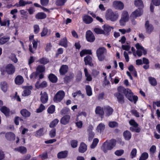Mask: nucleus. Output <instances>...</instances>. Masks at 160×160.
<instances>
[{
	"label": "nucleus",
	"mask_w": 160,
	"mask_h": 160,
	"mask_svg": "<svg viewBox=\"0 0 160 160\" xmlns=\"http://www.w3.org/2000/svg\"><path fill=\"white\" fill-rule=\"evenodd\" d=\"M70 118L69 115H65L61 118L60 122L62 124L66 125L69 122Z\"/></svg>",
	"instance_id": "nucleus-19"
},
{
	"label": "nucleus",
	"mask_w": 160,
	"mask_h": 160,
	"mask_svg": "<svg viewBox=\"0 0 160 160\" xmlns=\"http://www.w3.org/2000/svg\"><path fill=\"white\" fill-rule=\"evenodd\" d=\"M107 52V50L104 47L99 48L97 50V56L99 61H102L104 60Z\"/></svg>",
	"instance_id": "nucleus-3"
},
{
	"label": "nucleus",
	"mask_w": 160,
	"mask_h": 160,
	"mask_svg": "<svg viewBox=\"0 0 160 160\" xmlns=\"http://www.w3.org/2000/svg\"><path fill=\"white\" fill-rule=\"evenodd\" d=\"M86 89L87 95L91 96L92 95V88L89 85H87L86 87Z\"/></svg>",
	"instance_id": "nucleus-45"
},
{
	"label": "nucleus",
	"mask_w": 160,
	"mask_h": 160,
	"mask_svg": "<svg viewBox=\"0 0 160 160\" xmlns=\"http://www.w3.org/2000/svg\"><path fill=\"white\" fill-rule=\"evenodd\" d=\"M20 113L23 117L25 118L30 117L31 115L30 112L26 109L21 110L20 111Z\"/></svg>",
	"instance_id": "nucleus-25"
},
{
	"label": "nucleus",
	"mask_w": 160,
	"mask_h": 160,
	"mask_svg": "<svg viewBox=\"0 0 160 160\" xmlns=\"http://www.w3.org/2000/svg\"><path fill=\"white\" fill-rule=\"evenodd\" d=\"M45 68L44 66L39 65L36 68V71L38 73H42L45 71Z\"/></svg>",
	"instance_id": "nucleus-43"
},
{
	"label": "nucleus",
	"mask_w": 160,
	"mask_h": 160,
	"mask_svg": "<svg viewBox=\"0 0 160 160\" xmlns=\"http://www.w3.org/2000/svg\"><path fill=\"white\" fill-rule=\"evenodd\" d=\"M148 153L144 152L142 153L139 158V160H145L148 157Z\"/></svg>",
	"instance_id": "nucleus-53"
},
{
	"label": "nucleus",
	"mask_w": 160,
	"mask_h": 160,
	"mask_svg": "<svg viewBox=\"0 0 160 160\" xmlns=\"http://www.w3.org/2000/svg\"><path fill=\"white\" fill-rule=\"evenodd\" d=\"M103 27L104 31L106 32H108L111 30L112 27L108 25H104Z\"/></svg>",
	"instance_id": "nucleus-62"
},
{
	"label": "nucleus",
	"mask_w": 160,
	"mask_h": 160,
	"mask_svg": "<svg viewBox=\"0 0 160 160\" xmlns=\"http://www.w3.org/2000/svg\"><path fill=\"white\" fill-rule=\"evenodd\" d=\"M1 111L6 116H8L9 114V110L6 107L3 106L0 108Z\"/></svg>",
	"instance_id": "nucleus-36"
},
{
	"label": "nucleus",
	"mask_w": 160,
	"mask_h": 160,
	"mask_svg": "<svg viewBox=\"0 0 160 160\" xmlns=\"http://www.w3.org/2000/svg\"><path fill=\"white\" fill-rule=\"evenodd\" d=\"M14 149L15 151H18L21 153H25L27 152L26 148L23 146H21L18 148H15Z\"/></svg>",
	"instance_id": "nucleus-37"
},
{
	"label": "nucleus",
	"mask_w": 160,
	"mask_h": 160,
	"mask_svg": "<svg viewBox=\"0 0 160 160\" xmlns=\"http://www.w3.org/2000/svg\"><path fill=\"white\" fill-rule=\"evenodd\" d=\"M59 44L63 47L66 48L68 47V41L66 37L62 39L60 41Z\"/></svg>",
	"instance_id": "nucleus-35"
},
{
	"label": "nucleus",
	"mask_w": 160,
	"mask_h": 160,
	"mask_svg": "<svg viewBox=\"0 0 160 160\" xmlns=\"http://www.w3.org/2000/svg\"><path fill=\"white\" fill-rule=\"evenodd\" d=\"M15 71V68L14 66L11 64L7 65L5 68H2L1 69L2 74H4L5 72H7L8 74H12Z\"/></svg>",
	"instance_id": "nucleus-6"
},
{
	"label": "nucleus",
	"mask_w": 160,
	"mask_h": 160,
	"mask_svg": "<svg viewBox=\"0 0 160 160\" xmlns=\"http://www.w3.org/2000/svg\"><path fill=\"white\" fill-rule=\"evenodd\" d=\"M105 16L107 20L115 22L118 19L119 15L118 12H113L111 9H108L106 11Z\"/></svg>",
	"instance_id": "nucleus-1"
},
{
	"label": "nucleus",
	"mask_w": 160,
	"mask_h": 160,
	"mask_svg": "<svg viewBox=\"0 0 160 160\" xmlns=\"http://www.w3.org/2000/svg\"><path fill=\"white\" fill-rule=\"evenodd\" d=\"M84 61L86 65H88L90 66H93L92 63V58L89 56H87L84 58Z\"/></svg>",
	"instance_id": "nucleus-18"
},
{
	"label": "nucleus",
	"mask_w": 160,
	"mask_h": 160,
	"mask_svg": "<svg viewBox=\"0 0 160 160\" xmlns=\"http://www.w3.org/2000/svg\"><path fill=\"white\" fill-rule=\"evenodd\" d=\"M95 112L96 114L100 115H103L104 114L103 108L100 106H98L96 108Z\"/></svg>",
	"instance_id": "nucleus-34"
},
{
	"label": "nucleus",
	"mask_w": 160,
	"mask_h": 160,
	"mask_svg": "<svg viewBox=\"0 0 160 160\" xmlns=\"http://www.w3.org/2000/svg\"><path fill=\"white\" fill-rule=\"evenodd\" d=\"M0 87L1 90L4 92H6L8 90V85L6 82H1L0 84Z\"/></svg>",
	"instance_id": "nucleus-33"
},
{
	"label": "nucleus",
	"mask_w": 160,
	"mask_h": 160,
	"mask_svg": "<svg viewBox=\"0 0 160 160\" xmlns=\"http://www.w3.org/2000/svg\"><path fill=\"white\" fill-rule=\"evenodd\" d=\"M118 31L122 34H124L126 33H129L131 31V29L130 28L125 29H120Z\"/></svg>",
	"instance_id": "nucleus-47"
},
{
	"label": "nucleus",
	"mask_w": 160,
	"mask_h": 160,
	"mask_svg": "<svg viewBox=\"0 0 160 160\" xmlns=\"http://www.w3.org/2000/svg\"><path fill=\"white\" fill-rule=\"evenodd\" d=\"M84 71L86 80L88 81H91L92 80V78L91 75L88 72L87 69L86 68H84Z\"/></svg>",
	"instance_id": "nucleus-31"
},
{
	"label": "nucleus",
	"mask_w": 160,
	"mask_h": 160,
	"mask_svg": "<svg viewBox=\"0 0 160 160\" xmlns=\"http://www.w3.org/2000/svg\"><path fill=\"white\" fill-rule=\"evenodd\" d=\"M135 47L137 49L136 53L138 56L141 57L142 53L144 55L147 54V50L139 43H137L135 45Z\"/></svg>",
	"instance_id": "nucleus-8"
},
{
	"label": "nucleus",
	"mask_w": 160,
	"mask_h": 160,
	"mask_svg": "<svg viewBox=\"0 0 160 160\" xmlns=\"http://www.w3.org/2000/svg\"><path fill=\"white\" fill-rule=\"evenodd\" d=\"M137 152V150L136 148H133L132 149L130 154L132 158H133L136 156Z\"/></svg>",
	"instance_id": "nucleus-58"
},
{
	"label": "nucleus",
	"mask_w": 160,
	"mask_h": 160,
	"mask_svg": "<svg viewBox=\"0 0 160 160\" xmlns=\"http://www.w3.org/2000/svg\"><path fill=\"white\" fill-rule=\"evenodd\" d=\"M124 94L128 100L132 102H133L134 103H136L138 100V97L136 96L133 95V93L131 90L129 89H126Z\"/></svg>",
	"instance_id": "nucleus-4"
},
{
	"label": "nucleus",
	"mask_w": 160,
	"mask_h": 160,
	"mask_svg": "<svg viewBox=\"0 0 160 160\" xmlns=\"http://www.w3.org/2000/svg\"><path fill=\"white\" fill-rule=\"evenodd\" d=\"M5 136L6 139L9 141L14 140L15 138V134L11 132L7 133L5 134Z\"/></svg>",
	"instance_id": "nucleus-17"
},
{
	"label": "nucleus",
	"mask_w": 160,
	"mask_h": 160,
	"mask_svg": "<svg viewBox=\"0 0 160 160\" xmlns=\"http://www.w3.org/2000/svg\"><path fill=\"white\" fill-rule=\"evenodd\" d=\"M126 89H125L122 86H119L117 88L118 92L117 93H124L126 92Z\"/></svg>",
	"instance_id": "nucleus-61"
},
{
	"label": "nucleus",
	"mask_w": 160,
	"mask_h": 160,
	"mask_svg": "<svg viewBox=\"0 0 160 160\" xmlns=\"http://www.w3.org/2000/svg\"><path fill=\"white\" fill-rule=\"evenodd\" d=\"M59 120L58 119H55L52 121L49 124V127L50 128H53L57 125L58 123Z\"/></svg>",
	"instance_id": "nucleus-46"
},
{
	"label": "nucleus",
	"mask_w": 160,
	"mask_h": 160,
	"mask_svg": "<svg viewBox=\"0 0 160 160\" xmlns=\"http://www.w3.org/2000/svg\"><path fill=\"white\" fill-rule=\"evenodd\" d=\"M64 96V92L63 91H59L55 95L53 98V101L56 102H60L62 100Z\"/></svg>",
	"instance_id": "nucleus-7"
},
{
	"label": "nucleus",
	"mask_w": 160,
	"mask_h": 160,
	"mask_svg": "<svg viewBox=\"0 0 160 160\" xmlns=\"http://www.w3.org/2000/svg\"><path fill=\"white\" fill-rule=\"evenodd\" d=\"M130 124L133 127L130 128V130L133 132H140V129L138 127V125L133 120H131L129 121Z\"/></svg>",
	"instance_id": "nucleus-9"
},
{
	"label": "nucleus",
	"mask_w": 160,
	"mask_h": 160,
	"mask_svg": "<svg viewBox=\"0 0 160 160\" xmlns=\"http://www.w3.org/2000/svg\"><path fill=\"white\" fill-rule=\"evenodd\" d=\"M10 40V38L8 36H4L0 38V45H2L7 43Z\"/></svg>",
	"instance_id": "nucleus-28"
},
{
	"label": "nucleus",
	"mask_w": 160,
	"mask_h": 160,
	"mask_svg": "<svg viewBox=\"0 0 160 160\" xmlns=\"http://www.w3.org/2000/svg\"><path fill=\"white\" fill-rule=\"evenodd\" d=\"M55 106L53 105H52L48 107L47 111L48 113L52 114L55 112Z\"/></svg>",
	"instance_id": "nucleus-44"
},
{
	"label": "nucleus",
	"mask_w": 160,
	"mask_h": 160,
	"mask_svg": "<svg viewBox=\"0 0 160 160\" xmlns=\"http://www.w3.org/2000/svg\"><path fill=\"white\" fill-rule=\"evenodd\" d=\"M118 125V123L115 121L110 122L108 123L109 126L111 128H114L117 127Z\"/></svg>",
	"instance_id": "nucleus-50"
},
{
	"label": "nucleus",
	"mask_w": 160,
	"mask_h": 160,
	"mask_svg": "<svg viewBox=\"0 0 160 160\" xmlns=\"http://www.w3.org/2000/svg\"><path fill=\"white\" fill-rule=\"evenodd\" d=\"M43 128H41L36 131V136L37 137H40L43 135Z\"/></svg>",
	"instance_id": "nucleus-56"
},
{
	"label": "nucleus",
	"mask_w": 160,
	"mask_h": 160,
	"mask_svg": "<svg viewBox=\"0 0 160 160\" xmlns=\"http://www.w3.org/2000/svg\"><path fill=\"white\" fill-rule=\"evenodd\" d=\"M94 31L97 34H102L104 33V31L98 28H94Z\"/></svg>",
	"instance_id": "nucleus-54"
},
{
	"label": "nucleus",
	"mask_w": 160,
	"mask_h": 160,
	"mask_svg": "<svg viewBox=\"0 0 160 160\" xmlns=\"http://www.w3.org/2000/svg\"><path fill=\"white\" fill-rule=\"evenodd\" d=\"M134 4L136 6L139 7V8H140L142 9V8L144 7L143 3L142 0H135Z\"/></svg>",
	"instance_id": "nucleus-32"
},
{
	"label": "nucleus",
	"mask_w": 160,
	"mask_h": 160,
	"mask_svg": "<svg viewBox=\"0 0 160 160\" xmlns=\"http://www.w3.org/2000/svg\"><path fill=\"white\" fill-rule=\"evenodd\" d=\"M48 78L49 80L53 83L56 82L58 80V78L57 77L52 73H51L49 75Z\"/></svg>",
	"instance_id": "nucleus-39"
},
{
	"label": "nucleus",
	"mask_w": 160,
	"mask_h": 160,
	"mask_svg": "<svg viewBox=\"0 0 160 160\" xmlns=\"http://www.w3.org/2000/svg\"><path fill=\"white\" fill-rule=\"evenodd\" d=\"M68 152L67 151H63L59 152L57 155L58 158H63L67 157Z\"/></svg>",
	"instance_id": "nucleus-27"
},
{
	"label": "nucleus",
	"mask_w": 160,
	"mask_h": 160,
	"mask_svg": "<svg viewBox=\"0 0 160 160\" xmlns=\"http://www.w3.org/2000/svg\"><path fill=\"white\" fill-rule=\"evenodd\" d=\"M10 58L11 59L14 63H16L18 62V59L16 58V55L14 54H12Z\"/></svg>",
	"instance_id": "nucleus-57"
},
{
	"label": "nucleus",
	"mask_w": 160,
	"mask_h": 160,
	"mask_svg": "<svg viewBox=\"0 0 160 160\" xmlns=\"http://www.w3.org/2000/svg\"><path fill=\"white\" fill-rule=\"evenodd\" d=\"M114 96L117 98L118 101L119 103L123 104L124 102V98L123 95L120 93H116Z\"/></svg>",
	"instance_id": "nucleus-12"
},
{
	"label": "nucleus",
	"mask_w": 160,
	"mask_h": 160,
	"mask_svg": "<svg viewBox=\"0 0 160 160\" xmlns=\"http://www.w3.org/2000/svg\"><path fill=\"white\" fill-rule=\"evenodd\" d=\"M87 149V145L84 142H81L80 145L78 148V151L80 152L84 153L85 152Z\"/></svg>",
	"instance_id": "nucleus-20"
},
{
	"label": "nucleus",
	"mask_w": 160,
	"mask_h": 160,
	"mask_svg": "<svg viewBox=\"0 0 160 160\" xmlns=\"http://www.w3.org/2000/svg\"><path fill=\"white\" fill-rule=\"evenodd\" d=\"M39 62L41 63L45 64L49 62V60L45 58H42L39 60Z\"/></svg>",
	"instance_id": "nucleus-55"
},
{
	"label": "nucleus",
	"mask_w": 160,
	"mask_h": 160,
	"mask_svg": "<svg viewBox=\"0 0 160 160\" xmlns=\"http://www.w3.org/2000/svg\"><path fill=\"white\" fill-rule=\"evenodd\" d=\"M116 145V141L112 139L109 141H106L104 142L101 147L102 150L105 153H106L108 150H111Z\"/></svg>",
	"instance_id": "nucleus-2"
},
{
	"label": "nucleus",
	"mask_w": 160,
	"mask_h": 160,
	"mask_svg": "<svg viewBox=\"0 0 160 160\" xmlns=\"http://www.w3.org/2000/svg\"><path fill=\"white\" fill-rule=\"evenodd\" d=\"M48 33H50L48 32V29L46 28H43L42 32L41 33V37H44L46 36Z\"/></svg>",
	"instance_id": "nucleus-51"
},
{
	"label": "nucleus",
	"mask_w": 160,
	"mask_h": 160,
	"mask_svg": "<svg viewBox=\"0 0 160 160\" xmlns=\"http://www.w3.org/2000/svg\"><path fill=\"white\" fill-rule=\"evenodd\" d=\"M32 2L31 1H24V0H19V3L16 4V6L17 7L20 6L23 7L27 4H32Z\"/></svg>",
	"instance_id": "nucleus-23"
},
{
	"label": "nucleus",
	"mask_w": 160,
	"mask_h": 160,
	"mask_svg": "<svg viewBox=\"0 0 160 160\" xmlns=\"http://www.w3.org/2000/svg\"><path fill=\"white\" fill-rule=\"evenodd\" d=\"M78 142L77 140H72L71 141V144L72 148H75L78 145Z\"/></svg>",
	"instance_id": "nucleus-59"
},
{
	"label": "nucleus",
	"mask_w": 160,
	"mask_h": 160,
	"mask_svg": "<svg viewBox=\"0 0 160 160\" xmlns=\"http://www.w3.org/2000/svg\"><path fill=\"white\" fill-rule=\"evenodd\" d=\"M45 109V106L42 104H40L39 108L36 110V112L38 113L41 112Z\"/></svg>",
	"instance_id": "nucleus-52"
},
{
	"label": "nucleus",
	"mask_w": 160,
	"mask_h": 160,
	"mask_svg": "<svg viewBox=\"0 0 160 160\" xmlns=\"http://www.w3.org/2000/svg\"><path fill=\"white\" fill-rule=\"evenodd\" d=\"M99 142V140L97 138H95L94 139L92 143L91 146V148H94L97 145Z\"/></svg>",
	"instance_id": "nucleus-48"
},
{
	"label": "nucleus",
	"mask_w": 160,
	"mask_h": 160,
	"mask_svg": "<svg viewBox=\"0 0 160 160\" xmlns=\"http://www.w3.org/2000/svg\"><path fill=\"white\" fill-rule=\"evenodd\" d=\"M129 19V15L128 12L126 11H123L119 21L120 25L122 26H125L126 22L128 21Z\"/></svg>",
	"instance_id": "nucleus-5"
},
{
	"label": "nucleus",
	"mask_w": 160,
	"mask_h": 160,
	"mask_svg": "<svg viewBox=\"0 0 160 160\" xmlns=\"http://www.w3.org/2000/svg\"><path fill=\"white\" fill-rule=\"evenodd\" d=\"M105 128V125L104 124L102 123H101L97 126L96 130L97 131L100 133H101L104 131Z\"/></svg>",
	"instance_id": "nucleus-24"
},
{
	"label": "nucleus",
	"mask_w": 160,
	"mask_h": 160,
	"mask_svg": "<svg viewBox=\"0 0 160 160\" xmlns=\"http://www.w3.org/2000/svg\"><path fill=\"white\" fill-rule=\"evenodd\" d=\"M46 17V15L43 12H39L36 14L35 18L37 19H43Z\"/></svg>",
	"instance_id": "nucleus-42"
},
{
	"label": "nucleus",
	"mask_w": 160,
	"mask_h": 160,
	"mask_svg": "<svg viewBox=\"0 0 160 160\" xmlns=\"http://www.w3.org/2000/svg\"><path fill=\"white\" fill-rule=\"evenodd\" d=\"M99 74V71L98 69H93L92 70V75L94 78L97 77Z\"/></svg>",
	"instance_id": "nucleus-49"
},
{
	"label": "nucleus",
	"mask_w": 160,
	"mask_h": 160,
	"mask_svg": "<svg viewBox=\"0 0 160 160\" xmlns=\"http://www.w3.org/2000/svg\"><path fill=\"white\" fill-rule=\"evenodd\" d=\"M143 13V10L142 8H138V9L133 12L131 14V16L134 18L138 17H139Z\"/></svg>",
	"instance_id": "nucleus-16"
},
{
	"label": "nucleus",
	"mask_w": 160,
	"mask_h": 160,
	"mask_svg": "<svg viewBox=\"0 0 160 160\" xmlns=\"http://www.w3.org/2000/svg\"><path fill=\"white\" fill-rule=\"evenodd\" d=\"M22 121V119L19 117H16L14 119V122L17 125H18L19 124V121Z\"/></svg>",
	"instance_id": "nucleus-63"
},
{
	"label": "nucleus",
	"mask_w": 160,
	"mask_h": 160,
	"mask_svg": "<svg viewBox=\"0 0 160 160\" xmlns=\"http://www.w3.org/2000/svg\"><path fill=\"white\" fill-rule=\"evenodd\" d=\"M68 67L67 65H62L59 69V72L61 75H64L68 71Z\"/></svg>",
	"instance_id": "nucleus-22"
},
{
	"label": "nucleus",
	"mask_w": 160,
	"mask_h": 160,
	"mask_svg": "<svg viewBox=\"0 0 160 160\" xmlns=\"http://www.w3.org/2000/svg\"><path fill=\"white\" fill-rule=\"evenodd\" d=\"M86 36L87 40L88 42H92L95 39L93 34L90 30H88L86 32Z\"/></svg>",
	"instance_id": "nucleus-11"
},
{
	"label": "nucleus",
	"mask_w": 160,
	"mask_h": 160,
	"mask_svg": "<svg viewBox=\"0 0 160 160\" xmlns=\"http://www.w3.org/2000/svg\"><path fill=\"white\" fill-rule=\"evenodd\" d=\"M40 95V100L41 102L43 103H46L48 100V94L45 92H41Z\"/></svg>",
	"instance_id": "nucleus-14"
},
{
	"label": "nucleus",
	"mask_w": 160,
	"mask_h": 160,
	"mask_svg": "<svg viewBox=\"0 0 160 160\" xmlns=\"http://www.w3.org/2000/svg\"><path fill=\"white\" fill-rule=\"evenodd\" d=\"M67 0H57L56 4L58 6H62L64 5Z\"/></svg>",
	"instance_id": "nucleus-64"
},
{
	"label": "nucleus",
	"mask_w": 160,
	"mask_h": 160,
	"mask_svg": "<svg viewBox=\"0 0 160 160\" xmlns=\"http://www.w3.org/2000/svg\"><path fill=\"white\" fill-rule=\"evenodd\" d=\"M84 22L87 24L90 23L93 21L92 18L89 16L85 15L83 17Z\"/></svg>",
	"instance_id": "nucleus-30"
},
{
	"label": "nucleus",
	"mask_w": 160,
	"mask_h": 160,
	"mask_svg": "<svg viewBox=\"0 0 160 160\" xmlns=\"http://www.w3.org/2000/svg\"><path fill=\"white\" fill-rule=\"evenodd\" d=\"M34 32L35 34L38 33L40 31V28L38 25H34L33 26Z\"/></svg>",
	"instance_id": "nucleus-60"
},
{
	"label": "nucleus",
	"mask_w": 160,
	"mask_h": 160,
	"mask_svg": "<svg viewBox=\"0 0 160 160\" xmlns=\"http://www.w3.org/2000/svg\"><path fill=\"white\" fill-rule=\"evenodd\" d=\"M123 136L125 140H129L131 137V134L130 132L126 131L123 132Z\"/></svg>",
	"instance_id": "nucleus-38"
},
{
	"label": "nucleus",
	"mask_w": 160,
	"mask_h": 160,
	"mask_svg": "<svg viewBox=\"0 0 160 160\" xmlns=\"http://www.w3.org/2000/svg\"><path fill=\"white\" fill-rule=\"evenodd\" d=\"M15 81L16 84L20 85L23 83L24 81V80L22 76L19 75L16 78Z\"/></svg>",
	"instance_id": "nucleus-29"
},
{
	"label": "nucleus",
	"mask_w": 160,
	"mask_h": 160,
	"mask_svg": "<svg viewBox=\"0 0 160 160\" xmlns=\"http://www.w3.org/2000/svg\"><path fill=\"white\" fill-rule=\"evenodd\" d=\"M112 6L116 9L121 10L124 8V5L120 1H115L113 2Z\"/></svg>",
	"instance_id": "nucleus-10"
},
{
	"label": "nucleus",
	"mask_w": 160,
	"mask_h": 160,
	"mask_svg": "<svg viewBox=\"0 0 160 160\" xmlns=\"http://www.w3.org/2000/svg\"><path fill=\"white\" fill-rule=\"evenodd\" d=\"M104 110L107 115L108 116L111 115L113 111V109L108 106L105 108Z\"/></svg>",
	"instance_id": "nucleus-26"
},
{
	"label": "nucleus",
	"mask_w": 160,
	"mask_h": 160,
	"mask_svg": "<svg viewBox=\"0 0 160 160\" xmlns=\"http://www.w3.org/2000/svg\"><path fill=\"white\" fill-rule=\"evenodd\" d=\"M145 26L146 32L149 34L153 30V27L148 21H146Z\"/></svg>",
	"instance_id": "nucleus-13"
},
{
	"label": "nucleus",
	"mask_w": 160,
	"mask_h": 160,
	"mask_svg": "<svg viewBox=\"0 0 160 160\" xmlns=\"http://www.w3.org/2000/svg\"><path fill=\"white\" fill-rule=\"evenodd\" d=\"M87 54H91V50L89 49H84L81 51L80 53V56L81 57H82Z\"/></svg>",
	"instance_id": "nucleus-40"
},
{
	"label": "nucleus",
	"mask_w": 160,
	"mask_h": 160,
	"mask_svg": "<svg viewBox=\"0 0 160 160\" xmlns=\"http://www.w3.org/2000/svg\"><path fill=\"white\" fill-rule=\"evenodd\" d=\"M148 80L150 84L152 86H156L157 84L155 78L153 77H150L148 78Z\"/></svg>",
	"instance_id": "nucleus-41"
},
{
	"label": "nucleus",
	"mask_w": 160,
	"mask_h": 160,
	"mask_svg": "<svg viewBox=\"0 0 160 160\" xmlns=\"http://www.w3.org/2000/svg\"><path fill=\"white\" fill-rule=\"evenodd\" d=\"M32 42L33 45V48H32L31 45H29V50L31 52L33 53L37 48L38 41L33 40Z\"/></svg>",
	"instance_id": "nucleus-15"
},
{
	"label": "nucleus",
	"mask_w": 160,
	"mask_h": 160,
	"mask_svg": "<svg viewBox=\"0 0 160 160\" xmlns=\"http://www.w3.org/2000/svg\"><path fill=\"white\" fill-rule=\"evenodd\" d=\"M32 86H26L25 89L23 92L22 95L23 96H26L29 95L31 93V90H32Z\"/></svg>",
	"instance_id": "nucleus-21"
}]
</instances>
